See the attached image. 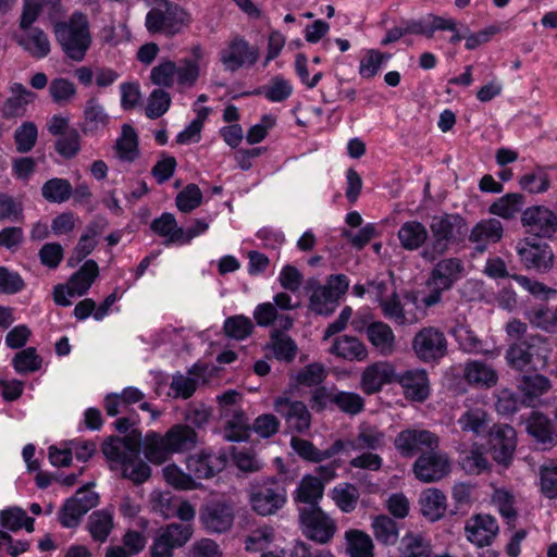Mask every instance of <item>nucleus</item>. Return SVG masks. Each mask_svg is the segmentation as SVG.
Wrapping results in <instances>:
<instances>
[{
  "label": "nucleus",
  "instance_id": "nucleus-25",
  "mask_svg": "<svg viewBox=\"0 0 557 557\" xmlns=\"http://www.w3.org/2000/svg\"><path fill=\"white\" fill-rule=\"evenodd\" d=\"M527 432L541 445L543 450L549 449L557 443V432L552 420L539 411H532L527 420Z\"/></svg>",
  "mask_w": 557,
  "mask_h": 557
},
{
  "label": "nucleus",
  "instance_id": "nucleus-35",
  "mask_svg": "<svg viewBox=\"0 0 557 557\" xmlns=\"http://www.w3.org/2000/svg\"><path fill=\"white\" fill-rule=\"evenodd\" d=\"M99 275V267L92 259L85 263L69 280L70 296H84Z\"/></svg>",
  "mask_w": 557,
  "mask_h": 557
},
{
  "label": "nucleus",
  "instance_id": "nucleus-19",
  "mask_svg": "<svg viewBox=\"0 0 557 557\" xmlns=\"http://www.w3.org/2000/svg\"><path fill=\"white\" fill-rule=\"evenodd\" d=\"M401 24L406 25L408 35L422 36L426 39H433L436 32L455 29V18L433 13L419 18H403Z\"/></svg>",
  "mask_w": 557,
  "mask_h": 557
},
{
  "label": "nucleus",
  "instance_id": "nucleus-53",
  "mask_svg": "<svg viewBox=\"0 0 557 557\" xmlns=\"http://www.w3.org/2000/svg\"><path fill=\"white\" fill-rule=\"evenodd\" d=\"M373 534L376 541L385 546L397 543L399 530L396 521L385 515L375 517L372 521Z\"/></svg>",
  "mask_w": 557,
  "mask_h": 557
},
{
  "label": "nucleus",
  "instance_id": "nucleus-3",
  "mask_svg": "<svg viewBox=\"0 0 557 557\" xmlns=\"http://www.w3.org/2000/svg\"><path fill=\"white\" fill-rule=\"evenodd\" d=\"M101 450L109 461L121 466L123 478L135 484H141L150 478V467L139 458L137 438L129 435L110 436L103 442Z\"/></svg>",
  "mask_w": 557,
  "mask_h": 557
},
{
  "label": "nucleus",
  "instance_id": "nucleus-6",
  "mask_svg": "<svg viewBox=\"0 0 557 557\" xmlns=\"http://www.w3.org/2000/svg\"><path fill=\"white\" fill-rule=\"evenodd\" d=\"M191 23V13L177 3L150 8L145 16V28L150 36L161 35L169 39L184 33Z\"/></svg>",
  "mask_w": 557,
  "mask_h": 557
},
{
  "label": "nucleus",
  "instance_id": "nucleus-57",
  "mask_svg": "<svg viewBox=\"0 0 557 557\" xmlns=\"http://www.w3.org/2000/svg\"><path fill=\"white\" fill-rule=\"evenodd\" d=\"M42 358L35 347H26L20 350L12 359V366L16 373L27 374L40 370Z\"/></svg>",
  "mask_w": 557,
  "mask_h": 557
},
{
  "label": "nucleus",
  "instance_id": "nucleus-23",
  "mask_svg": "<svg viewBox=\"0 0 557 557\" xmlns=\"http://www.w3.org/2000/svg\"><path fill=\"white\" fill-rule=\"evenodd\" d=\"M395 369L388 362H374L364 368L361 373L360 388L366 395L379 393L384 385L392 383Z\"/></svg>",
  "mask_w": 557,
  "mask_h": 557
},
{
  "label": "nucleus",
  "instance_id": "nucleus-61",
  "mask_svg": "<svg viewBox=\"0 0 557 557\" xmlns=\"http://www.w3.org/2000/svg\"><path fill=\"white\" fill-rule=\"evenodd\" d=\"M177 65L169 59L162 60L150 71V81L153 85L163 88H172L175 83Z\"/></svg>",
  "mask_w": 557,
  "mask_h": 557
},
{
  "label": "nucleus",
  "instance_id": "nucleus-30",
  "mask_svg": "<svg viewBox=\"0 0 557 557\" xmlns=\"http://www.w3.org/2000/svg\"><path fill=\"white\" fill-rule=\"evenodd\" d=\"M307 288L312 289L309 298V308L319 315H331L338 306V299L332 294L330 288L320 285L314 278L307 283Z\"/></svg>",
  "mask_w": 557,
  "mask_h": 557
},
{
  "label": "nucleus",
  "instance_id": "nucleus-24",
  "mask_svg": "<svg viewBox=\"0 0 557 557\" xmlns=\"http://www.w3.org/2000/svg\"><path fill=\"white\" fill-rule=\"evenodd\" d=\"M503 235V223L495 218H490L481 220L472 227L469 240L475 244V251L482 253L487 249L488 244L498 243Z\"/></svg>",
  "mask_w": 557,
  "mask_h": 557
},
{
  "label": "nucleus",
  "instance_id": "nucleus-49",
  "mask_svg": "<svg viewBox=\"0 0 557 557\" xmlns=\"http://www.w3.org/2000/svg\"><path fill=\"white\" fill-rule=\"evenodd\" d=\"M519 186L522 190L531 194H544L550 188V180L544 166H535L519 178Z\"/></svg>",
  "mask_w": 557,
  "mask_h": 557
},
{
  "label": "nucleus",
  "instance_id": "nucleus-56",
  "mask_svg": "<svg viewBox=\"0 0 557 557\" xmlns=\"http://www.w3.org/2000/svg\"><path fill=\"white\" fill-rule=\"evenodd\" d=\"M541 494L548 499L557 498V460H550L539 469Z\"/></svg>",
  "mask_w": 557,
  "mask_h": 557
},
{
  "label": "nucleus",
  "instance_id": "nucleus-27",
  "mask_svg": "<svg viewBox=\"0 0 557 557\" xmlns=\"http://www.w3.org/2000/svg\"><path fill=\"white\" fill-rule=\"evenodd\" d=\"M550 381L543 374H523L518 381L521 403L524 407H534L541 396L550 389Z\"/></svg>",
  "mask_w": 557,
  "mask_h": 557
},
{
  "label": "nucleus",
  "instance_id": "nucleus-51",
  "mask_svg": "<svg viewBox=\"0 0 557 557\" xmlns=\"http://www.w3.org/2000/svg\"><path fill=\"white\" fill-rule=\"evenodd\" d=\"M41 196L50 203H64L72 196V184L66 178L52 177L42 184Z\"/></svg>",
  "mask_w": 557,
  "mask_h": 557
},
{
  "label": "nucleus",
  "instance_id": "nucleus-17",
  "mask_svg": "<svg viewBox=\"0 0 557 557\" xmlns=\"http://www.w3.org/2000/svg\"><path fill=\"white\" fill-rule=\"evenodd\" d=\"M274 410L284 418L289 431L305 433L311 424V414L305 403L280 396L274 401Z\"/></svg>",
  "mask_w": 557,
  "mask_h": 557
},
{
  "label": "nucleus",
  "instance_id": "nucleus-45",
  "mask_svg": "<svg viewBox=\"0 0 557 557\" xmlns=\"http://www.w3.org/2000/svg\"><path fill=\"white\" fill-rule=\"evenodd\" d=\"M346 550L349 557H374V545L369 534L358 529L345 532Z\"/></svg>",
  "mask_w": 557,
  "mask_h": 557
},
{
  "label": "nucleus",
  "instance_id": "nucleus-46",
  "mask_svg": "<svg viewBox=\"0 0 557 557\" xmlns=\"http://www.w3.org/2000/svg\"><path fill=\"white\" fill-rule=\"evenodd\" d=\"M465 379L471 385L491 387L496 385V371L482 361L468 362L465 368Z\"/></svg>",
  "mask_w": 557,
  "mask_h": 557
},
{
  "label": "nucleus",
  "instance_id": "nucleus-18",
  "mask_svg": "<svg viewBox=\"0 0 557 557\" xmlns=\"http://www.w3.org/2000/svg\"><path fill=\"white\" fill-rule=\"evenodd\" d=\"M499 532L495 517L487 513H476L467 520L465 533L467 540L478 547L492 545Z\"/></svg>",
  "mask_w": 557,
  "mask_h": 557
},
{
  "label": "nucleus",
  "instance_id": "nucleus-11",
  "mask_svg": "<svg viewBox=\"0 0 557 557\" xmlns=\"http://www.w3.org/2000/svg\"><path fill=\"white\" fill-rule=\"evenodd\" d=\"M520 221L528 234L540 238H552L557 233V214L546 206L528 207Z\"/></svg>",
  "mask_w": 557,
  "mask_h": 557
},
{
  "label": "nucleus",
  "instance_id": "nucleus-15",
  "mask_svg": "<svg viewBox=\"0 0 557 557\" xmlns=\"http://www.w3.org/2000/svg\"><path fill=\"white\" fill-rule=\"evenodd\" d=\"M517 434L508 424H495L488 431V447L493 459L502 466L508 467L516 451Z\"/></svg>",
  "mask_w": 557,
  "mask_h": 557
},
{
  "label": "nucleus",
  "instance_id": "nucleus-4",
  "mask_svg": "<svg viewBox=\"0 0 557 557\" xmlns=\"http://www.w3.org/2000/svg\"><path fill=\"white\" fill-rule=\"evenodd\" d=\"M53 32L66 58L75 62L85 59L91 46L89 21L86 14L76 11L70 16L69 21L55 22Z\"/></svg>",
  "mask_w": 557,
  "mask_h": 557
},
{
  "label": "nucleus",
  "instance_id": "nucleus-21",
  "mask_svg": "<svg viewBox=\"0 0 557 557\" xmlns=\"http://www.w3.org/2000/svg\"><path fill=\"white\" fill-rule=\"evenodd\" d=\"M394 381L404 389V395L412 401H424L430 395L428 372L423 369H410L395 372Z\"/></svg>",
  "mask_w": 557,
  "mask_h": 557
},
{
  "label": "nucleus",
  "instance_id": "nucleus-52",
  "mask_svg": "<svg viewBox=\"0 0 557 557\" xmlns=\"http://www.w3.org/2000/svg\"><path fill=\"white\" fill-rule=\"evenodd\" d=\"M251 426L249 425L248 418L243 410H236L231 419L226 422L224 428L223 437L227 442H244L250 436Z\"/></svg>",
  "mask_w": 557,
  "mask_h": 557
},
{
  "label": "nucleus",
  "instance_id": "nucleus-50",
  "mask_svg": "<svg viewBox=\"0 0 557 557\" xmlns=\"http://www.w3.org/2000/svg\"><path fill=\"white\" fill-rule=\"evenodd\" d=\"M492 502L509 529L516 528L518 511L515 495L505 488H497L492 496Z\"/></svg>",
  "mask_w": 557,
  "mask_h": 557
},
{
  "label": "nucleus",
  "instance_id": "nucleus-20",
  "mask_svg": "<svg viewBox=\"0 0 557 557\" xmlns=\"http://www.w3.org/2000/svg\"><path fill=\"white\" fill-rule=\"evenodd\" d=\"M200 520L209 533H224L233 525L234 511L226 503L213 502L202 508Z\"/></svg>",
  "mask_w": 557,
  "mask_h": 557
},
{
  "label": "nucleus",
  "instance_id": "nucleus-41",
  "mask_svg": "<svg viewBox=\"0 0 557 557\" xmlns=\"http://www.w3.org/2000/svg\"><path fill=\"white\" fill-rule=\"evenodd\" d=\"M113 527V513L109 509L92 511L86 525L91 539L99 543L108 540Z\"/></svg>",
  "mask_w": 557,
  "mask_h": 557
},
{
  "label": "nucleus",
  "instance_id": "nucleus-42",
  "mask_svg": "<svg viewBox=\"0 0 557 557\" xmlns=\"http://www.w3.org/2000/svg\"><path fill=\"white\" fill-rule=\"evenodd\" d=\"M278 361L290 363L296 358L298 347L295 341L280 330L271 333L270 342L267 345Z\"/></svg>",
  "mask_w": 557,
  "mask_h": 557
},
{
  "label": "nucleus",
  "instance_id": "nucleus-47",
  "mask_svg": "<svg viewBox=\"0 0 557 557\" xmlns=\"http://www.w3.org/2000/svg\"><path fill=\"white\" fill-rule=\"evenodd\" d=\"M115 149L119 159L124 162H134L139 157L138 135L133 126L128 124L122 126Z\"/></svg>",
  "mask_w": 557,
  "mask_h": 557
},
{
  "label": "nucleus",
  "instance_id": "nucleus-44",
  "mask_svg": "<svg viewBox=\"0 0 557 557\" xmlns=\"http://www.w3.org/2000/svg\"><path fill=\"white\" fill-rule=\"evenodd\" d=\"M84 123L81 128L85 135L94 134L99 128H103L109 123V115L98 99L92 97L86 101L84 109Z\"/></svg>",
  "mask_w": 557,
  "mask_h": 557
},
{
  "label": "nucleus",
  "instance_id": "nucleus-16",
  "mask_svg": "<svg viewBox=\"0 0 557 557\" xmlns=\"http://www.w3.org/2000/svg\"><path fill=\"white\" fill-rule=\"evenodd\" d=\"M520 261L529 270L547 272L554 264V253L547 243L525 238L517 245Z\"/></svg>",
  "mask_w": 557,
  "mask_h": 557
},
{
  "label": "nucleus",
  "instance_id": "nucleus-14",
  "mask_svg": "<svg viewBox=\"0 0 557 557\" xmlns=\"http://www.w3.org/2000/svg\"><path fill=\"white\" fill-rule=\"evenodd\" d=\"M394 445L397 451L405 458L416 456L423 448L434 450L438 448V436L422 429H406L400 431L395 440Z\"/></svg>",
  "mask_w": 557,
  "mask_h": 557
},
{
  "label": "nucleus",
  "instance_id": "nucleus-34",
  "mask_svg": "<svg viewBox=\"0 0 557 557\" xmlns=\"http://www.w3.org/2000/svg\"><path fill=\"white\" fill-rule=\"evenodd\" d=\"M293 85L282 75L273 76L268 85L260 86L243 96H263L270 102H283L293 94Z\"/></svg>",
  "mask_w": 557,
  "mask_h": 557
},
{
  "label": "nucleus",
  "instance_id": "nucleus-33",
  "mask_svg": "<svg viewBox=\"0 0 557 557\" xmlns=\"http://www.w3.org/2000/svg\"><path fill=\"white\" fill-rule=\"evenodd\" d=\"M429 237V232L424 224L417 220H410L403 223L397 232V238L400 247L407 251H414L424 248Z\"/></svg>",
  "mask_w": 557,
  "mask_h": 557
},
{
  "label": "nucleus",
  "instance_id": "nucleus-58",
  "mask_svg": "<svg viewBox=\"0 0 557 557\" xmlns=\"http://www.w3.org/2000/svg\"><path fill=\"white\" fill-rule=\"evenodd\" d=\"M458 424L463 432L481 435L487 428V413L482 408H470L459 417Z\"/></svg>",
  "mask_w": 557,
  "mask_h": 557
},
{
  "label": "nucleus",
  "instance_id": "nucleus-5",
  "mask_svg": "<svg viewBox=\"0 0 557 557\" xmlns=\"http://www.w3.org/2000/svg\"><path fill=\"white\" fill-rule=\"evenodd\" d=\"M552 345L548 338L534 334L525 335L512 343L506 351L507 363L518 370L530 368L535 371L546 368Z\"/></svg>",
  "mask_w": 557,
  "mask_h": 557
},
{
  "label": "nucleus",
  "instance_id": "nucleus-38",
  "mask_svg": "<svg viewBox=\"0 0 557 557\" xmlns=\"http://www.w3.org/2000/svg\"><path fill=\"white\" fill-rule=\"evenodd\" d=\"M525 205V196L520 193H508L496 199L488 207V212L504 220H512L521 213Z\"/></svg>",
  "mask_w": 557,
  "mask_h": 557
},
{
  "label": "nucleus",
  "instance_id": "nucleus-36",
  "mask_svg": "<svg viewBox=\"0 0 557 557\" xmlns=\"http://www.w3.org/2000/svg\"><path fill=\"white\" fill-rule=\"evenodd\" d=\"M420 511L431 522L440 520L446 512V496L438 488H426L420 495Z\"/></svg>",
  "mask_w": 557,
  "mask_h": 557
},
{
  "label": "nucleus",
  "instance_id": "nucleus-28",
  "mask_svg": "<svg viewBox=\"0 0 557 557\" xmlns=\"http://www.w3.org/2000/svg\"><path fill=\"white\" fill-rule=\"evenodd\" d=\"M329 351L347 361H364L368 358L366 345L358 337L351 335L335 337Z\"/></svg>",
  "mask_w": 557,
  "mask_h": 557
},
{
  "label": "nucleus",
  "instance_id": "nucleus-12",
  "mask_svg": "<svg viewBox=\"0 0 557 557\" xmlns=\"http://www.w3.org/2000/svg\"><path fill=\"white\" fill-rule=\"evenodd\" d=\"M412 471L420 482H437L450 472V461L445 453L430 449L416 459Z\"/></svg>",
  "mask_w": 557,
  "mask_h": 557
},
{
  "label": "nucleus",
  "instance_id": "nucleus-7",
  "mask_svg": "<svg viewBox=\"0 0 557 557\" xmlns=\"http://www.w3.org/2000/svg\"><path fill=\"white\" fill-rule=\"evenodd\" d=\"M463 273L465 264L460 258L450 257L437 261L425 281L429 293L422 297L423 305L430 308L440 304L443 293L450 290Z\"/></svg>",
  "mask_w": 557,
  "mask_h": 557
},
{
  "label": "nucleus",
  "instance_id": "nucleus-40",
  "mask_svg": "<svg viewBox=\"0 0 557 557\" xmlns=\"http://www.w3.org/2000/svg\"><path fill=\"white\" fill-rule=\"evenodd\" d=\"M17 44L36 59H44L50 52L48 36L38 27L29 28L25 35L17 39Z\"/></svg>",
  "mask_w": 557,
  "mask_h": 557
},
{
  "label": "nucleus",
  "instance_id": "nucleus-31",
  "mask_svg": "<svg viewBox=\"0 0 557 557\" xmlns=\"http://www.w3.org/2000/svg\"><path fill=\"white\" fill-rule=\"evenodd\" d=\"M150 230L159 237L164 238V246H182L183 227L178 226L173 213L163 212L150 223Z\"/></svg>",
  "mask_w": 557,
  "mask_h": 557
},
{
  "label": "nucleus",
  "instance_id": "nucleus-54",
  "mask_svg": "<svg viewBox=\"0 0 557 557\" xmlns=\"http://www.w3.org/2000/svg\"><path fill=\"white\" fill-rule=\"evenodd\" d=\"M391 58V53L382 52L377 49L366 50V53L359 63V75L364 79L373 78Z\"/></svg>",
  "mask_w": 557,
  "mask_h": 557
},
{
  "label": "nucleus",
  "instance_id": "nucleus-9",
  "mask_svg": "<svg viewBox=\"0 0 557 557\" xmlns=\"http://www.w3.org/2000/svg\"><path fill=\"white\" fill-rule=\"evenodd\" d=\"M299 523L302 534L319 544L329 543L337 530L335 520L319 506L300 508Z\"/></svg>",
  "mask_w": 557,
  "mask_h": 557
},
{
  "label": "nucleus",
  "instance_id": "nucleus-59",
  "mask_svg": "<svg viewBox=\"0 0 557 557\" xmlns=\"http://www.w3.org/2000/svg\"><path fill=\"white\" fill-rule=\"evenodd\" d=\"M332 498L343 512L349 513L357 507L359 492L354 484L345 483L332 490Z\"/></svg>",
  "mask_w": 557,
  "mask_h": 557
},
{
  "label": "nucleus",
  "instance_id": "nucleus-22",
  "mask_svg": "<svg viewBox=\"0 0 557 557\" xmlns=\"http://www.w3.org/2000/svg\"><path fill=\"white\" fill-rule=\"evenodd\" d=\"M226 465V458L215 455L211 450L202 449L199 454L190 455L186 466L194 479H210L220 472Z\"/></svg>",
  "mask_w": 557,
  "mask_h": 557
},
{
  "label": "nucleus",
  "instance_id": "nucleus-48",
  "mask_svg": "<svg viewBox=\"0 0 557 557\" xmlns=\"http://www.w3.org/2000/svg\"><path fill=\"white\" fill-rule=\"evenodd\" d=\"M34 518L28 517L26 511L20 507H9L0 511V525L11 532L25 529L34 531Z\"/></svg>",
  "mask_w": 557,
  "mask_h": 557
},
{
  "label": "nucleus",
  "instance_id": "nucleus-55",
  "mask_svg": "<svg viewBox=\"0 0 557 557\" xmlns=\"http://www.w3.org/2000/svg\"><path fill=\"white\" fill-rule=\"evenodd\" d=\"M458 463L466 473L472 475L481 474L490 467L487 458L478 447L461 451Z\"/></svg>",
  "mask_w": 557,
  "mask_h": 557
},
{
  "label": "nucleus",
  "instance_id": "nucleus-39",
  "mask_svg": "<svg viewBox=\"0 0 557 557\" xmlns=\"http://www.w3.org/2000/svg\"><path fill=\"white\" fill-rule=\"evenodd\" d=\"M10 90L12 96L4 102V115L9 117L23 116L27 104L35 100L36 94L21 83L12 84Z\"/></svg>",
  "mask_w": 557,
  "mask_h": 557
},
{
  "label": "nucleus",
  "instance_id": "nucleus-13",
  "mask_svg": "<svg viewBox=\"0 0 557 557\" xmlns=\"http://www.w3.org/2000/svg\"><path fill=\"white\" fill-rule=\"evenodd\" d=\"M260 57L259 48L251 46L244 37L235 36L220 52V61L225 70L236 72L244 66H252Z\"/></svg>",
  "mask_w": 557,
  "mask_h": 557
},
{
  "label": "nucleus",
  "instance_id": "nucleus-1",
  "mask_svg": "<svg viewBox=\"0 0 557 557\" xmlns=\"http://www.w3.org/2000/svg\"><path fill=\"white\" fill-rule=\"evenodd\" d=\"M198 442V434L194 428L177 423L171 426L164 435L154 431L147 432L144 438V454L150 462L161 465L173 454L194 449Z\"/></svg>",
  "mask_w": 557,
  "mask_h": 557
},
{
  "label": "nucleus",
  "instance_id": "nucleus-29",
  "mask_svg": "<svg viewBox=\"0 0 557 557\" xmlns=\"http://www.w3.org/2000/svg\"><path fill=\"white\" fill-rule=\"evenodd\" d=\"M290 446L300 458L317 463L342 453L341 441H335L329 448L320 450L313 445L312 442L294 436L290 440Z\"/></svg>",
  "mask_w": 557,
  "mask_h": 557
},
{
  "label": "nucleus",
  "instance_id": "nucleus-60",
  "mask_svg": "<svg viewBox=\"0 0 557 557\" xmlns=\"http://www.w3.org/2000/svg\"><path fill=\"white\" fill-rule=\"evenodd\" d=\"M16 151L27 153L33 150L38 138V128L34 122H23L13 135Z\"/></svg>",
  "mask_w": 557,
  "mask_h": 557
},
{
  "label": "nucleus",
  "instance_id": "nucleus-63",
  "mask_svg": "<svg viewBox=\"0 0 557 557\" xmlns=\"http://www.w3.org/2000/svg\"><path fill=\"white\" fill-rule=\"evenodd\" d=\"M193 532L189 523H169L158 531L171 545H174V548L184 546L190 540Z\"/></svg>",
  "mask_w": 557,
  "mask_h": 557
},
{
  "label": "nucleus",
  "instance_id": "nucleus-43",
  "mask_svg": "<svg viewBox=\"0 0 557 557\" xmlns=\"http://www.w3.org/2000/svg\"><path fill=\"white\" fill-rule=\"evenodd\" d=\"M324 492V483L313 475H305L298 484L294 494L296 503L318 506Z\"/></svg>",
  "mask_w": 557,
  "mask_h": 557
},
{
  "label": "nucleus",
  "instance_id": "nucleus-37",
  "mask_svg": "<svg viewBox=\"0 0 557 557\" xmlns=\"http://www.w3.org/2000/svg\"><path fill=\"white\" fill-rule=\"evenodd\" d=\"M399 557H432L433 549L430 541L421 533L407 532L399 541Z\"/></svg>",
  "mask_w": 557,
  "mask_h": 557
},
{
  "label": "nucleus",
  "instance_id": "nucleus-64",
  "mask_svg": "<svg viewBox=\"0 0 557 557\" xmlns=\"http://www.w3.org/2000/svg\"><path fill=\"white\" fill-rule=\"evenodd\" d=\"M55 151L64 159H73L81 151V135L76 128H69L54 144Z\"/></svg>",
  "mask_w": 557,
  "mask_h": 557
},
{
  "label": "nucleus",
  "instance_id": "nucleus-26",
  "mask_svg": "<svg viewBox=\"0 0 557 557\" xmlns=\"http://www.w3.org/2000/svg\"><path fill=\"white\" fill-rule=\"evenodd\" d=\"M342 453L376 450L384 445V433L376 426L362 425L354 440H342Z\"/></svg>",
  "mask_w": 557,
  "mask_h": 557
},
{
  "label": "nucleus",
  "instance_id": "nucleus-32",
  "mask_svg": "<svg viewBox=\"0 0 557 557\" xmlns=\"http://www.w3.org/2000/svg\"><path fill=\"white\" fill-rule=\"evenodd\" d=\"M370 344L382 356H391L395 351V334L391 326L382 321L370 323L366 329Z\"/></svg>",
  "mask_w": 557,
  "mask_h": 557
},
{
  "label": "nucleus",
  "instance_id": "nucleus-2",
  "mask_svg": "<svg viewBox=\"0 0 557 557\" xmlns=\"http://www.w3.org/2000/svg\"><path fill=\"white\" fill-rule=\"evenodd\" d=\"M432 240L421 250L420 256L433 262L444 256L453 245L465 242L468 235L467 221L459 213L434 215L430 223Z\"/></svg>",
  "mask_w": 557,
  "mask_h": 557
},
{
  "label": "nucleus",
  "instance_id": "nucleus-10",
  "mask_svg": "<svg viewBox=\"0 0 557 557\" xmlns=\"http://www.w3.org/2000/svg\"><path fill=\"white\" fill-rule=\"evenodd\" d=\"M411 345L418 359L424 363H438L448 350L445 334L433 326L421 329Z\"/></svg>",
  "mask_w": 557,
  "mask_h": 557
},
{
  "label": "nucleus",
  "instance_id": "nucleus-8",
  "mask_svg": "<svg viewBox=\"0 0 557 557\" xmlns=\"http://www.w3.org/2000/svg\"><path fill=\"white\" fill-rule=\"evenodd\" d=\"M287 502L286 483L276 476H267L251 483L249 504L260 516H271L282 509Z\"/></svg>",
  "mask_w": 557,
  "mask_h": 557
},
{
  "label": "nucleus",
  "instance_id": "nucleus-62",
  "mask_svg": "<svg viewBox=\"0 0 557 557\" xmlns=\"http://www.w3.org/2000/svg\"><path fill=\"white\" fill-rule=\"evenodd\" d=\"M327 376V370L320 362H312L302 367L296 374V382L306 387L320 386Z\"/></svg>",
  "mask_w": 557,
  "mask_h": 557
}]
</instances>
